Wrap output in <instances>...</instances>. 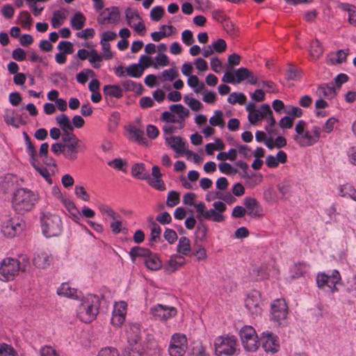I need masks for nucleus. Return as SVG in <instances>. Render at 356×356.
I'll use <instances>...</instances> for the list:
<instances>
[{
    "label": "nucleus",
    "instance_id": "1a4fd4ad",
    "mask_svg": "<svg viewBox=\"0 0 356 356\" xmlns=\"http://www.w3.org/2000/svg\"><path fill=\"white\" fill-rule=\"evenodd\" d=\"M187 348V338L184 334L175 333L172 336L168 348L170 356H184Z\"/></svg>",
    "mask_w": 356,
    "mask_h": 356
},
{
    "label": "nucleus",
    "instance_id": "6e6d98bb",
    "mask_svg": "<svg viewBox=\"0 0 356 356\" xmlns=\"http://www.w3.org/2000/svg\"><path fill=\"white\" fill-rule=\"evenodd\" d=\"M256 113L257 114L259 121H260L264 118H266L268 114H272V111L268 104H264L261 105L259 109H257Z\"/></svg>",
    "mask_w": 356,
    "mask_h": 356
},
{
    "label": "nucleus",
    "instance_id": "a19ab883",
    "mask_svg": "<svg viewBox=\"0 0 356 356\" xmlns=\"http://www.w3.org/2000/svg\"><path fill=\"white\" fill-rule=\"evenodd\" d=\"M310 55L313 59L318 58L323 52V48L318 40L312 41L310 44Z\"/></svg>",
    "mask_w": 356,
    "mask_h": 356
},
{
    "label": "nucleus",
    "instance_id": "4d7b16f0",
    "mask_svg": "<svg viewBox=\"0 0 356 356\" xmlns=\"http://www.w3.org/2000/svg\"><path fill=\"white\" fill-rule=\"evenodd\" d=\"M223 113L221 111H215V115L209 119V123L211 126L223 127L224 122L222 120Z\"/></svg>",
    "mask_w": 356,
    "mask_h": 356
},
{
    "label": "nucleus",
    "instance_id": "f704fd0d",
    "mask_svg": "<svg viewBox=\"0 0 356 356\" xmlns=\"http://www.w3.org/2000/svg\"><path fill=\"white\" fill-rule=\"evenodd\" d=\"M150 252L149 249L135 246L131 248L129 254L132 262H135L136 257H143V259H145L150 254Z\"/></svg>",
    "mask_w": 356,
    "mask_h": 356
},
{
    "label": "nucleus",
    "instance_id": "f3484780",
    "mask_svg": "<svg viewBox=\"0 0 356 356\" xmlns=\"http://www.w3.org/2000/svg\"><path fill=\"white\" fill-rule=\"evenodd\" d=\"M120 19V10L117 6H111L105 8L101 12L97 19L99 24H113L118 22Z\"/></svg>",
    "mask_w": 356,
    "mask_h": 356
},
{
    "label": "nucleus",
    "instance_id": "13d9d810",
    "mask_svg": "<svg viewBox=\"0 0 356 356\" xmlns=\"http://www.w3.org/2000/svg\"><path fill=\"white\" fill-rule=\"evenodd\" d=\"M23 136H24L25 143L26 145V153L28 154L29 157L34 156L35 154H37V151H36V149H35L34 145L31 143L30 137L26 132L23 133Z\"/></svg>",
    "mask_w": 356,
    "mask_h": 356
},
{
    "label": "nucleus",
    "instance_id": "a211bd4d",
    "mask_svg": "<svg viewBox=\"0 0 356 356\" xmlns=\"http://www.w3.org/2000/svg\"><path fill=\"white\" fill-rule=\"evenodd\" d=\"M165 142L170 145V147L174 149L177 154L186 153V154H191L192 151L186 150V143L179 136H166Z\"/></svg>",
    "mask_w": 356,
    "mask_h": 356
},
{
    "label": "nucleus",
    "instance_id": "603ef678",
    "mask_svg": "<svg viewBox=\"0 0 356 356\" xmlns=\"http://www.w3.org/2000/svg\"><path fill=\"white\" fill-rule=\"evenodd\" d=\"M161 120L165 122L179 123V129H182L184 127V123H182L181 121L176 118L175 116L169 111H164L161 115Z\"/></svg>",
    "mask_w": 356,
    "mask_h": 356
},
{
    "label": "nucleus",
    "instance_id": "c9c22d12",
    "mask_svg": "<svg viewBox=\"0 0 356 356\" xmlns=\"http://www.w3.org/2000/svg\"><path fill=\"white\" fill-rule=\"evenodd\" d=\"M86 17L80 12L76 13L70 20V25L76 31L81 30L85 25Z\"/></svg>",
    "mask_w": 356,
    "mask_h": 356
},
{
    "label": "nucleus",
    "instance_id": "ea45409f",
    "mask_svg": "<svg viewBox=\"0 0 356 356\" xmlns=\"http://www.w3.org/2000/svg\"><path fill=\"white\" fill-rule=\"evenodd\" d=\"M170 109L178 115L179 120L181 121L182 123H184L183 122L189 115L188 110L181 104H172L170 106Z\"/></svg>",
    "mask_w": 356,
    "mask_h": 356
},
{
    "label": "nucleus",
    "instance_id": "f257e3e1",
    "mask_svg": "<svg viewBox=\"0 0 356 356\" xmlns=\"http://www.w3.org/2000/svg\"><path fill=\"white\" fill-rule=\"evenodd\" d=\"M101 298L93 294L83 297L76 309L77 317L85 323L94 321L99 314Z\"/></svg>",
    "mask_w": 356,
    "mask_h": 356
},
{
    "label": "nucleus",
    "instance_id": "72a5a7b5",
    "mask_svg": "<svg viewBox=\"0 0 356 356\" xmlns=\"http://www.w3.org/2000/svg\"><path fill=\"white\" fill-rule=\"evenodd\" d=\"M339 193L343 197L350 198L356 201V189L351 184H346L341 185L339 188Z\"/></svg>",
    "mask_w": 356,
    "mask_h": 356
},
{
    "label": "nucleus",
    "instance_id": "58836bf2",
    "mask_svg": "<svg viewBox=\"0 0 356 356\" xmlns=\"http://www.w3.org/2000/svg\"><path fill=\"white\" fill-rule=\"evenodd\" d=\"M103 59L102 55L99 54L96 49H90L88 61L95 69H99L101 67Z\"/></svg>",
    "mask_w": 356,
    "mask_h": 356
},
{
    "label": "nucleus",
    "instance_id": "4be33fe9",
    "mask_svg": "<svg viewBox=\"0 0 356 356\" xmlns=\"http://www.w3.org/2000/svg\"><path fill=\"white\" fill-rule=\"evenodd\" d=\"M260 298L258 291H254L249 294L245 300V307L252 314H257L260 312Z\"/></svg>",
    "mask_w": 356,
    "mask_h": 356
},
{
    "label": "nucleus",
    "instance_id": "a878e982",
    "mask_svg": "<svg viewBox=\"0 0 356 356\" xmlns=\"http://www.w3.org/2000/svg\"><path fill=\"white\" fill-rule=\"evenodd\" d=\"M316 94L320 98L331 99L335 97L336 91L332 83L322 84L318 87Z\"/></svg>",
    "mask_w": 356,
    "mask_h": 356
},
{
    "label": "nucleus",
    "instance_id": "e2e57ef3",
    "mask_svg": "<svg viewBox=\"0 0 356 356\" xmlns=\"http://www.w3.org/2000/svg\"><path fill=\"white\" fill-rule=\"evenodd\" d=\"M164 14V9L162 6H154L150 12V17L153 21L159 22Z\"/></svg>",
    "mask_w": 356,
    "mask_h": 356
},
{
    "label": "nucleus",
    "instance_id": "69168bd1",
    "mask_svg": "<svg viewBox=\"0 0 356 356\" xmlns=\"http://www.w3.org/2000/svg\"><path fill=\"white\" fill-rule=\"evenodd\" d=\"M220 171L226 175H234L238 172L237 169L233 168L231 164L226 162L220 163L218 165Z\"/></svg>",
    "mask_w": 356,
    "mask_h": 356
},
{
    "label": "nucleus",
    "instance_id": "393cba45",
    "mask_svg": "<svg viewBox=\"0 0 356 356\" xmlns=\"http://www.w3.org/2000/svg\"><path fill=\"white\" fill-rule=\"evenodd\" d=\"M185 259L181 255H173L164 267L165 272L172 273L184 264Z\"/></svg>",
    "mask_w": 356,
    "mask_h": 356
},
{
    "label": "nucleus",
    "instance_id": "6e6552de",
    "mask_svg": "<svg viewBox=\"0 0 356 356\" xmlns=\"http://www.w3.org/2000/svg\"><path fill=\"white\" fill-rule=\"evenodd\" d=\"M56 121L63 131L62 140L64 144L74 143V141H82L72 133L74 130L73 125L70 118L65 114H60L56 116Z\"/></svg>",
    "mask_w": 356,
    "mask_h": 356
},
{
    "label": "nucleus",
    "instance_id": "423d86ee",
    "mask_svg": "<svg viewBox=\"0 0 356 356\" xmlns=\"http://www.w3.org/2000/svg\"><path fill=\"white\" fill-rule=\"evenodd\" d=\"M22 267L20 261L13 257H6L0 263V280L9 282L19 274Z\"/></svg>",
    "mask_w": 356,
    "mask_h": 356
},
{
    "label": "nucleus",
    "instance_id": "0eeeda50",
    "mask_svg": "<svg viewBox=\"0 0 356 356\" xmlns=\"http://www.w3.org/2000/svg\"><path fill=\"white\" fill-rule=\"evenodd\" d=\"M242 346L247 352H255L259 347V339L255 330L250 325L243 326L239 332Z\"/></svg>",
    "mask_w": 356,
    "mask_h": 356
},
{
    "label": "nucleus",
    "instance_id": "052dcab7",
    "mask_svg": "<svg viewBox=\"0 0 356 356\" xmlns=\"http://www.w3.org/2000/svg\"><path fill=\"white\" fill-rule=\"evenodd\" d=\"M57 48L60 50V52L65 54H71L74 51L72 44L70 41H60Z\"/></svg>",
    "mask_w": 356,
    "mask_h": 356
},
{
    "label": "nucleus",
    "instance_id": "cd10ccee",
    "mask_svg": "<svg viewBox=\"0 0 356 356\" xmlns=\"http://www.w3.org/2000/svg\"><path fill=\"white\" fill-rule=\"evenodd\" d=\"M131 175L141 180H148L150 175L148 171L145 169V164L143 163H135L131 167Z\"/></svg>",
    "mask_w": 356,
    "mask_h": 356
},
{
    "label": "nucleus",
    "instance_id": "5701e85b",
    "mask_svg": "<svg viewBox=\"0 0 356 356\" xmlns=\"http://www.w3.org/2000/svg\"><path fill=\"white\" fill-rule=\"evenodd\" d=\"M52 261L51 256L47 252L40 251L35 254L33 259V264L40 268H46Z\"/></svg>",
    "mask_w": 356,
    "mask_h": 356
},
{
    "label": "nucleus",
    "instance_id": "7ed1b4c3",
    "mask_svg": "<svg viewBox=\"0 0 356 356\" xmlns=\"http://www.w3.org/2000/svg\"><path fill=\"white\" fill-rule=\"evenodd\" d=\"M306 122L301 120L295 127L296 134L293 138L300 147H309L316 144L320 137L321 129L318 126H314L311 132L305 130Z\"/></svg>",
    "mask_w": 356,
    "mask_h": 356
},
{
    "label": "nucleus",
    "instance_id": "4c0bfd02",
    "mask_svg": "<svg viewBox=\"0 0 356 356\" xmlns=\"http://www.w3.org/2000/svg\"><path fill=\"white\" fill-rule=\"evenodd\" d=\"M330 277L325 273H319L316 275V284L318 288H323L325 286H327L330 288L332 293L335 291L333 289L332 285L330 282Z\"/></svg>",
    "mask_w": 356,
    "mask_h": 356
},
{
    "label": "nucleus",
    "instance_id": "680f3d73",
    "mask_svg": "<svg viewBox=\"0 0 356 356\" xmlns=\"http://www.w3.org/2000/svg\"><path fill=\"white\" fill-rule=\"evenodd\" d=\"M125 17L127 22V24L129 26H132L133 20L134 19H141L138 12L132 10L130 8H127V10H125Z\"/></svg>",
    "mask_w": 356,
    "mask_h": 356
},
{
    "label": "nucleus",
    "instance_id": "f8f14e48",
    "mask_svg": "<svg viewBox=\"0 0 356 356\" xmlns=\"http://www.w3.org/2000/svg\"><path fill=\"white\" fill-rule=\"evenodd\" d=\"M266 353L274 354L280 349V339L277 335L271 332L266 331L261 334L259 345Z\"/></svg>",
    "mask_w": 356,
    "mask_h": 356
},
{
    "label": "nucleus",
    "instance_id": "39448f33",
    "mask_svg": "<svg viewBox=\"0 0 356 356\" xmlns=\"http://www.w3.org/2000/svg\"><path fill=\"white\" fill-rule=\"evenodd\" d=\"M238 340L234 335L219 336L215 339L214 349L216 356H234L237 353Z\"/></svg>",
    "mask_w": 356,
    "mask_h": 356
},
{
    "label": "nucleus",
    "instance_id": "338daca9",
    "mask_svg": "<svg viewBox=\"0 0 356 356\" xmlns=\"http://www.w3.org/2000/svg\"><path fill=\"white\" fill-rule=\"evenodd\" d=\"M291 184L288 181H283L277 185V189L282 197H288L291 194Z\"/></svg>",
    "mask_w": 356,
    "mask_h": 356
},
{
    "label": "nucleus",
    "instance_id": "dca6fc26",
    "mask_svg": "<svg viewBox=\"0 0 356 356\" xmlns=\"http://www.w3.org/2000/svg\"><path fill=\"white\" fill-rule=\"evenodd\" d=\"M64 157L69 161H74L77 159L78 154L84 152L86 146L83 141L70 143L65 144Z\"/></svg>",
    "mask_w": 356,
    "mask_h": 356
},
{
    "label": "nucleus",
    "instance_id": "6ab92c4d",
    "mask_svg": "<svg viewBox=\"0 0 356 356\" xmlns=\"http://www.w3.org/2000/svg\"><path fill=\"white\" fill-rule=\"evenodd\" d=\"M234 75L237 83L248 80V82L251 85L255 86L257 84L258 78L246 67H242L235 70Z\"/></svg>",
    "mask_w": 356,
    "mask_h": 356
},
{
    "label": "nucleus",
    "instance_id": "37998d69",
    "mask_svg": "<svg viewBox=\"0 0 356 356\" xmlns=\"http://www.w3.org/2000/svg\"><path fill=\"white\" fill-rule=\"evenodd\" d=\"M127 76L133 78H140L143 73V68L140 67L139 64H131L125 67Z\"/></svg>",
    "mask_w": 356,
    "mask_h": 356
},
{
    "label": "nucleus",
    "instance_id": "ddd939ff",
    "mask_svg": "<svg viewBox=\"0 0 356 356\" xmlns=\"http://www.w3.org/2000/svg\"><path fill=\"white\" fill-rule=\"evenodd\" d=\"M288 314V307L284 299H276L271 304V320L279 322V325H284L281 321H284Z\"/></svg>",
    "mask_w": 356,
    "mask_h": 356
},
{
    "label": "nucleus",
    "instance_id": "79ce46f5",
    "mask_svg": "<svg viewBox=\"0 0 356 356\" xmlns=\"http://www.w3.org/2000/svg\"><path fill=\"white\" fill-rule=\"evenodd\" d=\"M161 228L155 222L151 224V234L149 239V245H152L154 243L158 242L161 238Z\"/></svg>",
    "mask_w": 356,
    "mask_h": 356
},
{
    "label": "nucleus",
    "instance_id": "c03bdc74",
    "mask_svg": "<svg viewBox=\"0 0 356 356\" xmlns=\"http://www.w3.org/2000/svg\"><path fill=\"white\" fill-rule=\"evenodd\" d=\"M122 86L124 88L125 91H134L137 93L142 92L143 86L138 84L131 80H125L121 82Z\"/></svg>",
    "mask_w": 356,
    "mask_h": 356
},
{
    "label": "nucleus",
    "instance_id": "bb28decb",
    "mask_svg": "<svg viewBox=\"0 0 356 356\" xmlns=\"http://www.w3.org/2000/svg\"><path fill=\"white\" fill-rule=\"evenodd\" d=\"M145 266L151 270H158L162 267V261L158 255L152 252L148 254L145 259H143Z\"/></svg>",
    "mask_w": 356,
    "mask_h": 356
},
{
    "label": "nucleus",
    "instance_id": "9b49d317",
    "mask_svg": "<svg viewBox=\"0 0 356 356\" xmlns=\"http://www.w3.org/2000/svg\"><path fill=\"white\" fill-rule=\"evenodd\" d=\"M280 274L279 269L275 265L262 264L252 269L250 273L251 278L255 281L268 279L270 277H277Z\"/></svg>",
    "mask_w": 356,
    "mask_h": 356
},
{
    "label": "nucleus",
    "instance_id": "9d476101",
    "mask_svg": "<svg viewBox=\"0 0 356 356\" xmlns=\"http://www.w3.org/2000/svg\"><path fill=\"white\" fill-rule=\"evenodd\" d=\"M24 227V222L19 218H10L1 225L2 234L8 238H13L22 232Z\"/></svg>",
    "mask_w": 356,
    "mask_h": 356
},
{
    "label": "nucleus",
    "instance_id": "c85d7f7f",
    "mask_svg": "<svg viewBox=\"0 0 356 356\" xmlns=\"http://www.w3.org/2000/svg\"><path fill=\"white\" fill-rule=\"evenodd\" d=\"M244 205L247 209V213L252 217H257L259 216L258 201L253 197H245L244 200Z\"/></svg>",
    "mask_w": 356,
    "mask_h": 356
},
{
    "label": "nucleus",
    "instance_id": "7c9ffc66",
    "mask_svg": "<svg viewBox=\"0 0 356 356\" xmlns=\"http://www.w3.org/2000/svg\"><path fill=\"white\" fill-rule=\"evenodd\" d=\"M103 94L105 97H111L120 99L123 95L121 88L117 85H106L103 88Z\"/></svg>",
    "mask_w": 356,
    "mask_h": 356
},
{
    "label": "nucleus",
    "instance_id": "864d4df0",
    "mask_svg": "<svg viewBox=\"0 0 356 356\" xmlns=\"http://www.w3.org/2000/svg\"><path fill=\"white\" fill-rule=\"evenodd\" d=\"M65 15L60 10H56L53 13L51 18V25L54 28H57L62 25L63 20L65 19Z\"/></svg>",
    "mask_w": 356,
    "mask_h": 356
},
{
    "label": "nucleus",
    "instance_id": "4468645a",
    "mask_svg": "<svg viewBox=\"0 0 356 356\" xmlns=\"http://www.w3.org/2000/svg\"><path fill=\"white\" fill-rule=\"evenodd\" d=\"M213 209H207L203 220H211L216 222H221L225 220L223 213L227 209L226 204L221 201H216L213 203Z\"/></svg>",
    "mask_w": 356,
    "mask_h": 356
},
{
    "label": "nucleus",
    "instance_id": "aec40b11",
    "mask_svg": "<svg viewBox=\"0 0 356 356\" xmlns=\"http://www.w3.org/2000/svg\"><path fill=\"white\" fill-rule=\"evenodd\" d=\"M57 294L60 296L76 300L80 298L81 293L76 289L71 287L67 282H64L57 289Z\"/></svg>",
    "mask_w": 356,
    "mask_h": 356
},
{
    "label": "nucleus",
    "instance_id": "bf43d9fd",
    "mask_svg": "<svg viewBox=\"0 0 356 356\" xmlns=\"http://www.w3.org/2000/svg\"><path fill=\"white\" fill-rule=\"evenodd\" d=\"M178 76L179 73L175 68L165 70L161 73V77L164 81H172Z\"/></svg>",
    "mask_w": 356,
    "mask_h": 356
},
{
    "label": "nucleus",
    "instance_id": "c756f323",
    "mask_svg": "<svg viewBox=\"0 0 356 356\" xmlns=\"http://www.w3.org/2000/svg\"><path fill=\"white\" fill-rule=\"evenodd\" d=\"M177 252L179 255L183 257L188 256L191 252V246L190 240L186 236H181L179 239V243L177 246Z\"/></svg>",
    "mask_w": 356,
    "mask_h": 356
},
{
    "label": "nucleus",
    "instance_id": "a18cd8bd",
    "mask_svg": "<svg viewBox=\"0 0 356 356\" xmlns=\"http://www.w3.org/2000/svg\"><path fill=\"white\" fill-rule=\"evenodd\" d=\"M301 77V72L293 65L289 64L286 71V79L287 80L296 81Z\"/></svg>",
    "mask_w": 356,
    "mask_h": 356
},
{
    "label": "nucleus",
    "instance_id": "2eb2a0df",
    "mask_svg": "<svg viewBox=\"0 0 356 356\" xmlns=\"http://www.w3.org/2000/svg\"><path fill=\"white\" fill-rule=\"evenodd\" d=\"M150 314L155 320L166 321L176 315L177 309L174 307L158 304L150 309Z\"/></svg>",
    "mask_w": 356,
    "mask_h": 356
},
{
    "label": "nucleus",
    "instance_id": "5fc2aeb1",
    "mask_svg": "<svg viewBox=\"0 0 356 356\" xmlns=\"http://www.w3.org/2000/svg\"><path fill=\"white\" fill-rule=\"evenodd\" d=\"M349 50L347 49H340L336 52V59L335 60L333 58H330V61L332 64H341L346 61L347 56L348 54Z\"/></svg>",
    "mask_w": 356,
    "mask_h": 356
},
{
    "label": "nucleus",
    "instance_id": "09e8293b",
    "mask_svg": "<svg viewBox=\"0 0 356 356\" xmlns=\"http://www.w3.org/2000/svg\"><path fill=\"white\" fill-rule=\"evenodd\" d=\"M108 165L115 170L125 172L128 164L125 160L120 158H116L108 161Z\"/></svg>",
    "mask_w": 356,
    "mask_h": 356
},
{
    "label": "nucleus",
    "instance_id": "412c9836",
    "mask_svg": "<svg viewBox=\"0 0 356 356\" xmlns=\"http://www.w3.org/2000/svg\"><path fill=\"white\" fill-rule=\"evenodd\" d=\"M128 345L136 346L140 343V330L138 325H131L126 330Z\"/></svg>",
    "mask_w": 356,
    "mask_h": 356
},
{
    "label": "nucleus",
    "instance_id": "0e129e2a",
    "mask_svg": "<svg viewBox=\"0 0 356 356\" xmlns=\"http://www.w3.org/2000/svg\"><path fill=\"white\" fill-rule=\"evenodd\" d=\"M96 356H120L118 350L113 347L102 348Z\"/></svg>",
    "mask_w": 356,
    "mask_h": 356
},
{
    "label": "nucleus",
    "instance_id": "8fccbe9b",
    "mask_svg": "<svg viewBox=\"0 0 356 356\" xmlns=\"http://www.w3.org/2000/svg\"><path fill=\"white\" fill-rule=\"evenodd\" d=\"M180 202L179 193L175 191L168 192L166 200V204L169 207H173L177 205Z\"/></svg>",
    "mask_w": 356,
    "mask_h": 356
},
{
    "label": "nucleus",
    "instance_id": "de8ad7c7",
    "mask_svg": "<svg viewBox=\"0 0 356 356\" xmlns=\"http://www.w3.org/2000/svg\"><path fill=\"white\" fill-rule=\"evenodd\" d=\"M18 19L24 29H29L32 24V18L28 11L20 12Z\"/></svg>",
    "mask_w": 356,
    "mask_h": 356
},
{
    "label": "nucleus",
    "instance_id": "774afa93",
    "mask_svg": "<svg viewBox=\"0 0 356 356\" xmlns=\"http://www.w3.org/2000/svg\"><path fill=\"white\" fill-rule=\"evenodd\" d=\"M0 356H16V352L14 348L6 344H0Z\"/></svg>",
    "mask_w": 356,
    "mask_h": 356
},
{
    "label": "nucleus",
    "instance_id": "f03ea898",
    "mask_svg": "<svg viewBox=\"0 0 356 356\" xmlns=\"http://www.w3.org/2000/svg\"><path fill=\"white\" fill-rule=\"evenodd\" d=\"M39 195L31 190L20 188L13 194V207L19 213L31 211L39 201Z\"/></svg>",
    "mask_w": 356,
    "mask_h": 356
},
{
    "label": "nucleus",
    "instance_id": "473e14b6",
    "mask_svg": "<svg viewBox=\"0 0 356 356\" xmlns=\"http://www.w3.org/2000/svg\"><path fill=\"white\" fill-rule=\"evenodd\" d=\"M338 8L348 12L349 23L356 26V7L348 3H339Z\"/></svg>",
    "mask_w": 356,
    "mask_h": 356
},
{
    "label": "nucleus",
    "instance_id": "49530a36",
    "mask_svg": "<svg viewBox=\"0 0 356 356\" xmlns=\"http://www.w3.org/2000/svg\"><path fill=\"white\" fill-rule=\"evenodd\" d=\"M129 133L138 143L146 144L147 140L144 138V131L136 127H132L129 129Z\"/></svg>",
    "mask_w": 356,
    "mask_h": 356
},
{
    "label": "nucleus",
    "instance_id": "b1692460",
    "mask_svg": "<svg viewBox=\"0 0 356 356\" xmlns=\"http://www.w3.org/2000/svg\"><path fill=\"white\" fill-rule=\"evenodd\" d=\"M29 162L31 164V165L36 170V171L38 172L39 174L42 177H44L49 184L52 183V179L50 177L49 171L45 167L42 166L38 161V154L31 156L29 159Z\"/></svg>",
    "mask_w": 356,
    "mask_h": 356
},
{
    "label": "nucleus",
    "instance_id": "2f4dec72",
    "mask_svg": "<svg viewBox=\"0 0 356 356\" xmlns=\"http://www.w3.org/2000/svg\"><path fill=\"white\" fill-rule=\"evenodd\" d=\"M3 118L7 124L17 128L19 127L20 124L25 123L22 119L16 118V116H15V111L12 109H7L6 111Z\"/></svg>",
    "mask_w": 356,
    "mask_h": 356
},
{
    "label": "nucleus",
    "instance_id": "20e7f679",
    "mask_svg": "<svg viewBox=\"0 0 356 356\" xmlns=\"http://www.w3.org/2000/svg\"><path fill=\"white\" fill-rule=\"evenodd\" d=\"M42 232L47 238L55 237L61 234L63 222L60 217L50 211H42L40 213Z\"/></svg>",
    "mask_w": 356,
    "mask_h": 356
},
{
    "label": "nucleus",
    "instance_id": "e433bc0d",
    "mask_svg": "<svg viewBox=\"0 0 356 356\" xmlns=\"http://www.w3.org/2000/svg\"><path fill=\"white\" fill-rule=\"evenodd\" d=\"M144 348L142 345H128L122 351V356H143Z\"/></svg>",
    "mask_w": 356,
    "mask_h": 356
},
{
    "label": "nucleus",
    "instance_id": "3c124183",
    "mask_svg": "<svg viewBox=\"0 0 356 356\" xmlns=\"http://www.w3.org/2000/svg\"><path fill=\"white\" fill-rule=\"evenodd\" d=\"M246 97L243 93L232 92L227 98V102L231 104L238 103L241 105L245 104Z\"/></svg>",
    "mask_w": 356,
    "mask_h": 356
}]
</instances>
